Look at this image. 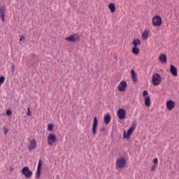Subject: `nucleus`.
<instances>
[{
    "instance_id": "26",
    "label": "nucleus",
    "mask_w": 179,
    "mask_h": 179,
    "mask_svg": "<svg viewBox=\"0 0 179 179\" xmlns=\"http://www.w3.org/2000/svg\"><path fill=\"white\" fill-rule=\"evenodd\" d=\"M159 162V159L157 158H155L153 159V163L155 166H157V163Z\"/></svg>"
},
{
    "instance_id": "12",
    "label": "nucleus",
    "mask_w": 179,
    "mask_h": 179,
    "mask_svg": "<svg viewBox=\"0 0 179 179\" xmlns=\"http://www.w3.org/2000/svg\"><path fill=\"white\" fill-rule=\"evenodd\" d=\"M37 148V143H36L35 139H32L29 141V145H28L29 150H33Z\"/></svg>"
},
{
    "instance_id": "25",
    "label": "nucleus",
    "mask_w": 179,
    "mask_h": 179,
    "mask_svg": "<svg viewBox=\"0 0 179 179\" xmlns=\"http://www.w3.org/2000/svg\"><path fill=\"white\" fill-rule=\"evenodd\" d=\"M149 94V92L146 90H144L143 92V96L146 98V96H148Z\"/></svg>"
},
{
    "instance_id": "28",
    "label": "nucleus",
    "mask_w": 179,
    "mask_h": 179,
    "mask_svg": "<svg viewBox=\"0 0 179 179\" xmlns=\"http://www.w3.org/2000/svg\"><path fill=\"white\" fill-rule=\"evenodd\" d=\"M3 131H4V135H6L8 132H9V130L6 127H3Z\"/></svg>"
},
{
    "instance_id": "11",
    "label": "nucleus",
    "mask_w": 179,
    "mask_h": 179,
    "mask_svg": "<svg viewBox=\"0 0 179 179\" xmlns=\"http://www.w3.org/2000/svg\"><path fill=\"white\" fill-rule=\"evenodd\" d=\"M174 107H176V102H174L172 100H169V101H166L167 110H169V111H171V110H173V108H174Z\"/></svg>"
},
{
    "instance_id": "24",
    "label": "nucleus",
    "mask_w": 179,
    "mask_h": 179,
    "mask_svg": "<svg viewBox=\"0 0 179 179\" xmlns=\"http://www.w3.org/2000/svg\"><path fill=\"white\" fill-rule=\"evenodd\" d=\"M52 129H54V124H49L48 126V130L50 131V132H51V131H52Z\"/></svg>"
},
{
    "instance_id": "29",
    "label": "nucleus",
    "mask_w": 179,
    "mask_h": 179,
    "mask_svg": "<svg viewBox=\"0 0 179 179\" xmlns=\"http://www.w3.org/2000/svg\"><path fill=\"white\" fill-rule=\"evenodd\" d=\"M157 167V165H153L151 167V171H155V170H156V168Z\"/></svg>"
},
{
    "instance_id": "20",
    "label": "nucleus",
    "mask_w": 179,
    "mask_h": 179,
    "mask_svg": "<svg viewBox=\"0 0 179 179\" xmlns=\"http://www.w3.org/2000/svg\"><path fill=\"white\" fill-rule=\"evenodd\" d=\"M145 107H150V96H146L145 98Z\"/></svg>"
},
{
    "instance_id": "21",
    "label": "nucleus",
    "mask_w": 179,
    "mask_h": 179,
    "mask_svg": "<svg viewBox=\"0 0 179 179\" xmlns=\"http://www.w3.org/2000/svg\"><path fill=\"white\" fill-rule=\"evenodd\" d=\"M131 79L133 80L134 82H136V73L135 72V70L131 69Z\"/></svg>"
},
{
    "instance_id": "23",
    "label": "nucleus",
    "mask_w": 179,
    "mask_h": 179,
    "mask_svg": "<svg viewBox=\"0 0 179 179\" xmlns=\"http://www.w3.org/2000/svg\"><path fill=\"white\" fill-rule=\"evenodd\" d=\"M5 83V77L4 76H0V87Z\"/></svg>"
},
{
    "instance_id": "6",
    "label": "nucleus",
    "mask_w": 179,
    "mask_h": 179,
    "mask_svg": "<svg viewBox=\"0 0 179 179\" xmlns=\"http://www.w3.org/2000/svg\"><path fill=\"white\" fill-rule=\"evenodd\" d=\"M65 40H66V41H71V43H73L75 41H80V37L79 36L78 34H74L68 37H66Z\"/></svg>"
},
{
    "instance_id": "13",
    "label": "nucleus",
    "mask_w": 179,
    "mask_h": 179,
    "mask_svg": "<svg viewBox=\"0 0 179 179\" xmlns=\"http://www.w3.org/2000/svg\"><path fill=\"white\" fill-rule=\"evenodd\" d=\"M40 176H41V160L40 159L38 164V167L36 173V178H40Z\"/></svg>"
},
{
    "instance_id": "2",
    "label": "nucleus",
    "mask_w": 179,
    "mask_h": 179,
    "mask_svg": "<svg viewBox=\"0 0 179 179\" xmlns=\"http://www.w3.org/2000/svg\"><path fill=\"white\" fill-rule=\"evenodd\" d=\"M136 128V123L133 122L131 127L127 131V134L125 132V131H124V133H123L124 139H125L127 138H129V136H131V135H132V132H134V131H135Z\"/></svg>"
},
{
    "instance_id": "5",
    "label": "nucleus",
    "mask_w": 179,
    "mask_h": 179,
    "mask_svg": "<svg viewBox=\"0 0 179 179\" xmlns=\"http://www.w3.org/2000/svg\"><path fill=\"white\" fill-rule=\"evenodd\" d=\"M22 174L24 176L25 178H31V176H33V172L30 171L29 167L24 166L22 169Z\"/></svg>"
},
{
    "instance_id": "19",
    "label": "nucleus",
    "mask_w": 179,
    "mask_h": 179,
    "mask_svg": "<svg viewBox=\"0 0 179 179\" xmlns=\"http://www.w3.org/2000/svg\"><path fill=\"white\" fill-rule=\"evenodd\" d=\"M132 44L134 47L138 48V45H141V40L138 38H134L133 40Z\"/></svg>"
},
{
    "instance_id": "31",
    "label": "nucleus",
    "mask_w": 179,
    "mask_h": 179,
    "mask_svg": "<svg viewBox=\"0 0 179 179\" xmlns=\"http://www.w3.org/2000/svg\"><path fill=\"white\" fill-rule=\"evenodd\" d=\"M24 38H25V37L24 35L20 36V41H23V40H24Z\"/></svg>"
},
{
    "instance_id": "32",
    "label": "nucleus",
    "mask_w": 179,
    "mask_h": 179,
    "mask_svg": "<svg viewBox=\"0 0 179 179\" xmlns=\"http://www.w3.org/2000/svg\"><path fill=\"white\" fill-rule=\"evenodd\" d=\"M15 69V66H13V69H12V71L13 72V70Z\"/></svg>"
},
{
    "instance_id": "3",
    "label": "nucleus",
    "mask_w": 179,
    "mask_h": 179,
    "mask_svg": "<svg viewBox=\"0 0 179 179\" xmlns=\"http://www.w3.org/2000/svg\"><path fill=\"white\" fill-rule=\"evenodd\" d=\"M152 22L153 26H155V27H159V26H162V23H163V20H162V17L159 15H155L152 17Z\"/></svg>"
},
{
    "instance_id": "8",
    "label": "nucleus",
    "mask_w": 179,
    "mask_h": 179,
    "mask_svg": "<svg viewBox=\"0 0 179 179\" xmlns=\"http://www.w3.org/2000/svg\"><path fill=\"white\" fill-rule=\"evenodd\" d=\"M127 87H128V84L124 80L120 82L117 86L119 92H125V90H127Z\"/></svg>"
},
{
    "instance_id": "22",
    "label": "nucleus",
    "mask_w": 179,
    "mask_h": 179,
    "mask_svg": "<svg viewBox=\"0 0 179 179\" xmlns=\"http://www.w3.org/2000/svg\"><path fill=\"white\" fill-rule=\"evenodd\" d=\"M132 53L134 55H138V54H139V52H141V50L136 48V47H133L132 50H131Z\"/></svg>"
},
{
    "instance_id": "27",
    "label": "nucleus",
    "mask_w": 179,
    "mask_h": 179,
    "mask_svg": "<svg viewBox=\"0 0 179 179\" xmlns=\"http://www.w3.org/2000/svg\"><path fill=\"white\" fill-rule=\"evenodd\" d=\"M27 115H28V117H30L31 115V113L30 112V108H27Z\"/></svg>"
},
{
    "instance_id": "16",
    "label": "nucleus",
    "mask_w": 179,
    "mask_h": 179,
    "mask_svg": "<svg viewBox=\"0 0 179 179\" xmlns=\"http://www.w3.org/2000/svg\"><path fill=\"white\" fill-rule=\"evenodd\" d=\"M141 37L143 40H148V38H149V30H144V31L141 34Z\"/></svg>"
},
{
    "instance_id": "1",
    "label": "nucleus",
    "mask_w": 179,
    "mask_h": 179,
    "mask_svg": "<svg viewBox=\"0 0 179 179\" xmlns=\"http://www.w3.org/2000/svg\"><path fill=\"white\" fill-rule=\"evenodd\" d=\"M116 169H125L127 167V159L124 157H120L116 160Z\"/></svg>"
},
{
    "instance_id": "14",
    "label": "nucleus",
    "mask_w": 179,
    "mask_h": 179,
    "mask_svg": "<svg viewBox=\"0 0 179 179\" xmlns=\"http://www.w3.org/2000/svg\"><path fill=\"white\" fill-rule=\"evenodd\" d=\"M159 62L162 64H167V56L164 54H161L159 56Z\"/></svg>"
},
{
    "instance_id": "10",
    "label": "nucleus",
    "mask_w": 179,
    "mask_h": 179,
    "mask_svg": "<svg viewBox=\"0 0 179 179\" xmlns=\"http://www.w3.org/2000/svg\"><path fill=\"white\" fill-rule=\"evenodd\" d=\"M117 117L119 120H124L125 118V115H127V113L125 112V110L120 108L117 110Z\"/></svg>"
},
{
    "instance_id": "15",
    "label": "nucleus",
    "mask_w": 179,
    "mask_h": 179,
    "mask_svg": "<svg viewBox=\"0 0 179 179\" xmlns=\"http://www.w3.org/2000/svg\"><path fill=\"white\" fill-rule=\"evenodd\" d=\"M170 72H171V75H173V76L176 77L178 75L177 68H176V66L174 65H171V66H170Z\"/></svg>"
},
{
    "instance_id": "9",
    "label": "nucleus",
    "mask_w": 179,
    "mask_h": 179,
    "mask_svg": "<svg viewBox=\"0 0 179 179\" xmlns=\"http://www.w3.org/2000/svg\"><path fill=\"white\" fill-rule=\"evenodd\" d=\"M99 126V121L97 120L96 117H94L93 124H92V134L93 135H96L97 127Z\"/></svg>"
},
{
    "instance_id": "4",
    "label": "nucleus",
    "mask_w": 179,
    "mask_h": 179,
    "mask_svg": "<svg viewBox=\"0 0 179 179\" xmlns=\"http://www.w3.org/2000/svg\"><path fill=\"white\" fill-rule=\"evenodd\" d=\"M152 85L154 86H158L159 83H162V76L159 73H155L152 76Z\"/></svg>"
},
{
    "instance_id": "18",
    "label": "nucleus",
    "mask_w": 179,
    "mask_h": 179,
    "mask_svg": "<svg viewBox=\"0 0 179 179\" xmlns=\"http://www.w3.org/2000/svg\"><path fill=\"white\" fill-rule=\"evenodd\" d=\"M108 8V9H110L111 13H114V12H115V4H114L113 3H109Z\"/></svg>"
},
{
    "instance_id": "30",
    "label": "nucleus",
    "mask_w": 179,
    "mask_h": 179,
    "mask_svg": "<svg viewBox=\"0 0 179 179\" xmlns=\"http://www.w3.org/2000/svg\"><path fill=\"white\" fill-rule=\"evenodd\" d=\"M6 115H10L12 114V110H8L6 112Z\"/></svg>"
},
{
    "instance_id": "17",
    "label": "nucleus",
    "mask_w": 179,
    "mask_h": 179,
    "mask_svg": "<svg viewBox=\"0 0 179 179\" xmlns=\"http://www.w3.org/2000/svg\"><path fill=\"white\" fill-rule=\"evenodd\" d=\"M104 123L106 124V125H108V123L111 122V116L110 115V114H106L105 116H104Z\"/></svg>"
},
{
    "instance_id": "7",
    "label": "nucleus",
    "mask_w": 179,
    "mask_h": 179,
    "mask_svg": "<svg viewBox=\"0 0 179 179\" xmlns=\"http://www.w3.org/2000/svg\"><path fill=\"white\" fill-rule=\"evenodd\" d=\"M55 142H57V137H55V134H50L48 136V145L51 146L52 145H54Z\"/></svg>"
}]
</instances>
